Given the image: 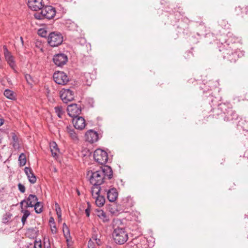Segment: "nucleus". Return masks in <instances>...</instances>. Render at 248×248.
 I'll return each instance as SVG.
<instances>
[{
  "label": "nucleus",
  "instance_id": "27",
  "mask_svg": "<svg viewBox=\"0 0 248 248\" xmlns=\"http://www.w3.org/2000/svg\"><path fill=\"white\" fill-rule=\"evenodd\" d=\"M4 95L6 98L11 100H14L16 99L14 92L9 89H6L4 91Z\"/></svg>",
  "mask_w": 248,
  "mask_h": 248
},
{
  "label": "nucleus",
  "instance_id": "48",
  "mask_svg": "<svg viewBox=\"0 0 248 248\" xmlns=\"http://www.w3.org/2000/svg\"><path fill=\"white\" fill-rule=\"evenodd\" d=\"M4 120L2 119H0V126L2 125L3 124Z\"/></svg>",
  "mask_w": 248,
  "mask_h": 248
},
{
  "label": "nucleus",
  "instance_id": "30",
  "mask_svg": "<svg viewBox=\"0 0 248 248\" xmlns=\"http://www.w3.org/2000/svg\"><path fill=\"white\" fill-rule=\"evenodd\" d=\"M21 212L23 213V215L21 218V221H22L23 224L24 225L27 220V217L30 216V212L28 210H22Z\"/></svg>",
  "mask_w": 248,
  "mask_h": 248
},
{
  "label": "nucleus",
  "instance_id": "22",
  "mask_svg": "<svg viewBox=\"0 0 248 248\" xmlns=\"http://www.w3.org/2000/svg\"><path fill=\"white\" fill-rule=\"evenodd\" d=\"M134 204V202L133 198L131 197H127L123 199V205L126 208H129L132 207Z\"/></svg>",
  "mask_w": 248,
  "mask_h": 248
},
{
  "label": "nucleus",
  "instance_id": "21",
  "mask_svg": "<svg viewBox=\"0 0 248 248\" xmlns=\"http://www.w3.org/2000/svg\"><path fill=\"white\" fill-rule=\"evenodd\" d=\"M66 132L73 140L77 141L78 140L77 134L75 132L74 129L71 125H69L66 127Z\"/></svg>",
  "mask_w": 248,
  "mask_h": 248
},
{
  "label": "nucleus",
  "instance_id": "50",
  "mask_svg": "<svg viewBox=\"0 0 248 248\" xmlns=\"http://www.w3.org/2000/svg\"><path fill=\"white\" fill-rule=\"evenodd\" d=\"M47 248H50V244H48V246L47 247Z\"/></svg>",
  "mask_w": 248,
  "mask_h": 248
},
{
  "label": "nucleus",
  "instance_id": "3",
  "mask_svg": "<svg viewBox=\"0 0 248 248\" xmlns=\"http://www.w3.org/2000/svg\"><path fill=\"white\" fill-rule=\"evenodd\" d=\"M214 111L217 112V115L223 113L225 114L224 120L226 121H231L237 120L238 115L235 111L231 108H229L225 104H219L217 108L213 109Z\"/></svg>",
  "mask_w": 248,
  "mask_h": 248
},
{
  "label": "nucleus",
  "instance_id": "26",
  "mask_svg": "<svg viewBox=\"0 0 248 248\" xmlns=\"http://www.w3.org/2000/svg\"><path fill=\"white\" fill-rule=\"evenodd\" d=\"M50 148L52 155L54 157L57 156L58 153L59 152V149L55 142H53L50 144Z\"/></svg>",
  "mask_w": 248,
  "mask_h": 248
},
{
  "label": "nucleus",
  "instance_id": "17",
  "mask_svg": "<svg viewBox=\"0 0 248 248\" xmlns=\"http://www.w3.org/2000/svg\"><path fill=\"white\" fill-rule=\"evenodd\" d=\"M3 49L4 54L6 61L11 67H14L15 66V62L14 61L13 56L8 51L7 47L5 46H3Z\"/></svg>",
  "mask_w": 248,
  "mask_h": 248
},
{
  "label": "nucleus",
  "instance_id": "46",
  "mask_svg": "<svg viewBox=\"0 0 248 248\" xmlns=\"http://www.w3.org/2000/svg\"><path fill=\"white\" fill-rule=\"evenodd\" d=\"M24 202H26V200H22V201L20 202V206H21V208H22V207H23V203H24Z\"/></svg>",
  "mask_w": 248,
  "mask_h": 248
},
{
  "label": "nucleus",
  "instance_id": "13",
  "mask_svg": "<svg viewBox=\"0 0 248 248\" xmlns=\"http://www.w3.org/2000/svg\"><path fill=\"white\" fill-rule=\"evenodd\" d=\"M29 7L33 11L40 10L44 6L43 0H29L28 2Z\"/></svg>",
  "mask_w": 248,
  "mask_h": 248
},
{
  "label": "nucleus",
  "instance_id": "35",
  "mask_svg": "<svg viewBox=\"0 0 248 248\" xmlns=\"http://www.w3.org/2000/svg\"><path fill=\"white\" fill-rule=\"evenodd\" d=\"M56 211L58 218L61 219L62 217L61 209L58 203H56Z\"/></svg>",
  "mask_w": 248,
  "mask_h": 248
},
{
  "label": "nucleus",
  "instance_id": "23",
  "mask_svg": "<svg viewBox=\"0 0 248 248\" xmlns=\"http://www.w3.org/2000/svg\"><path fill=\"white\" fill-rule=\"evenodd\" d=\"M96 215L101 219L104 222L108 221L109 219L106 213L102 210H96Z\"/></svg>",
  "mask_w": 248,
  "mask_h": 248
},
{
  "label": "nucleus",
  "instance_id": "6",
  "mask_svg": "<svg viewBox=\"0 0 248 248\" xmlns=\"http://www.w3.org/2000/svg\"><path fill=\"white\" fill-rule=\"evenodd\" d=\"M63 42V36L57 31L52 32L49 34L47 38L48 44L52 47L58 46Z\"/></svg>",
  "mask_w": 248,
  "mask_h": 248
},
{
  "label": "nucleus",
  "instance_id": "10",
  "mask_svg": "<svg viewBox=\"0 0 248 248\" xmlns=\"http://www.w3.org/2000/svg\"><path fill=\"white\" fill-rule=\"evenodd\" d=\"M53 78L56 83L63 85L66 84L69 81L67 76L63 72H55L53 75Z\"/></svg>",
  "mask_w": 248,
  "mask_h": 248
},
{
  "label": "nucleus",
  "instance_id": "39",
  "mask_svg": "<svg viewBox=\"0 0 248 248\" xmlns=\"http://www.w3.org/2000/svg\"><path fill=\"white\" fill-rule=\"evenodd\" d=\"M18 187L19 191L22 193H24L25 191V187L22 184L19 183Z\"/></svg>",
  "mask_w": 248,
  "mask_h": 248
},
{
  "label": "nucleus",
  "instance_id": "38",
  "mask_svg": "<svg viewBox=\"0 0 248 248\" xmlns=\"http://www.w3.org/2000/svg\"><path fill=\"white\" fill-rule=\"evenodd\" d=\"M208 92L209 93V95L207 96V98L208 99L209 102H211L214 105V97L211 94V91L208 90Z\"/></svg>",
  "mask_w": 248,
  "mask_h": 248
},
{
  "label": "nucleus",
  "instance_id": "2",
  "mask_svg": "<svg viewBox=\"0 0 248 248\" xmlns=\"http://www.w3.org/2000/svg\"><path fill=\"white\" fill-rule=\"evenodd\" d=\"M219 51L222 52L224 59H227L231 62H235L239 57V50H233L229 44L224 45L222 47H220Z\"/></svg>",
  "mask_w": 248,
  "mask_h": 248
},
{
  "label": "nucleus",
  "instance_id": "4",
  "mask_svg": "<svg viewBox=\"0 0 248 248\" xmlns=\"http://www.w3.org/2000/svg\"><path fill=\"white\" fill-rule=\"evenodd\" d=\"M113 232L112 233V237L115 242L119 245L124 244L128 239V233L125 231V228L124 227L113 226Z\"/></svg>",
  "mask_w": 248,
  "mask_h": 248
},
{
  "label": "nucleus",
  "instance_id": "1",
  "mask_svg": "<svg viewBox=\"0 0 248 248\" xmlns=\"http://www.w3.org/2000/svg\"><path fill=\"white\" fill-rule=\"evenodd\" d=\"M91 173L89 180L92 185H101L105 181L106 177L108 179L112 178L113 171L110 167L108 166H103L99 170L93 171H88V175Z\"/></svg>",
  "mask_w": 248,
  "mask_h": 248
},
{
  "label": "nucleus",
  "instance_id": "47",
  "mask_svg": "<svg viewBox=\"0 0 248 248\" xmlns=\"http://www.w3.org/2000/svg\"><path fill=\"white\" fill-rule=\"evenodd\" d=\"M20 39L21 40V44H22V46H24V41H23V38L22 37H20Z\"/></svg>",
  "mask_w": 248,
  "mask_h": 248
},
{
  "label": "nucleus",
  "instance_id": "40",
  "mask_svg": "<svg viewBox=\"0 0 248 248\" xmlns=\"http://www.w3.org/2000/svg\"><path fill=\"white\" fill-rule=\"evenodd\" d=\"M50 226L51 227V231L52 233L53 234H56L57 232V230L55 224L53 225H50Z\"/></svg>",
  "mask_w": 248,
  "mask_h": 248
},
{
  "label": "nucleus",
  "instance_id": "25",
  "mask_svg": "<svg viewBox=\"0 0 248 248\" xmlns=\"http://www.w3.org/2000/svg\"><path fill=\"white\" fill-rule=\"evenodd\" d=\"M11 135L12 139V144L13 147L15 149H18L20 146L19 143V140L17 136L15 133L13 132L11 133Z\"/></svg>",
  "mask_w": 248,
  "mask_h": 248
},
{
  "label": "nucleus",
  "instance_id": "37",
  "mask_svg": "<svg viewBox=\"0 0 248 248\" xmlns=\"http://www.w3.org/2000/svg\"><path fill=\"white\" fill-rule=\"evenodd\" d=\"M34 248H42L41 241L35 240L34 242Z\"/></svg>",
  "mask_w": 248,
  "mask_h": 248
},
{
  "label": "nucleus",
  "instance_id": "32",
  "mask_svg": "<svg viewBox=\"0 0 248 248\" xmlns=\"http://www.w3.org/2000/svg\"><path fill=\"white\" fill-rule=\"evenodd\" d=\"M100 236L98 237L97 234L93 233L92 235V239L95 241L96 244L98 246H100L102 244V242L100 239Z\"/></svg>",
  "mask_w": 248,
  "mask_h": 248
},
{
  "label": "nucleus",
  "instance_id": "16",
  "mask_svg": "<svg viewBox=\"0 0 248 248\" xmlns=\"http://www.w3.org/2000/svg\"><path fill=\"white\" fill-rule=\"evenodd\" d=\"M104 191L107 192V198L109 202H114L117 200L118 193L116 188L112 187L107 190L105 188H104Z\"/></svg>",
  "mask_w": 248,
  "mask_h": 248
},
{
  "label": "nucleus",
  "instance_id": "29",
  "mask_svg": "<svg viewBox=\"0 0 248 248\" xmlns=\"http://www.w3.org/2000/svg\"><path fill=\"white\" fill-rule=\"evenodd\" d=\"M18 161L19 162V165L20 166H23L26 164L27 160L26 155L24 153L20 154L18 158Z\"/></svg>",
  "mask_w": 248,
  "mask_h": 248
},
{
  "label": "nucleus",
  "instance_id": "9",
  "mask_svg": "<svg viewBox=\"0 0 248 248\" xmlns=\"http://www.w3.org/2000/svg\"><path fill=\"white\" fill-rule=\"evenodd\" d=\"M26 201L27 203L26 207H34L35 212L37 214L41 213L42 212V210L41 208L37 209V207L39 205V202H38V198L35 195H29Z\"/></svg>",
  "mask_w": 248,
  "mask_h": 248
},
{
  "label": "nucleus",
  "instance_id": "51",
  "mask_svg": "<svg viewBox=\"0 0 248 248\" xmlns=\"http://www.w3.org/2000/svg\"><path fill=\"white\" fill-rule=\"evenodd\" d=\"M111 212L112 213H114V212L113 211H111Z\"/></svg>",
  "mask_w": 248,
  "mask_h": 248
},
{
  "label": "nucleus",
  "instance_id": "19",
  "mask_svg": "<svg viewBox=\"0 0 248 248\" xmlns=\"http://www.w3.org/2000/svg\"><path fill=\"white\" fill-rule=\"evenodd\" d=\"M235 15L237 16L243 17L244 15H248V6L241 7L239 6L235 8Z\"/></svg>",
  "mask_w": 248,
  "mask_h": 248
},
{
  "label": "nucleus",
  "instance_id": "44",
  "mask_svg": "<svg viewBox=\"0 0 248 248\" xmlns=\"http://www.w3.org/2000/svg\"><path fill=\"white\" fill-rule=\"evenodd\" d=\"M193 56V54L192 52L189 51V52H187L186 53V56H185V57L186 58H188V57H190L191 56Z\"/></svg>",
  "mask_w": 248,
  "mask_h": 248
},
{
  "label": "nucleus",
  "instance_id": "5",
  "mask_svg": "<svg viewBox=\"0 0 248 248\" xmlns=\"http://www.w3.org/2000/svg\"><path fill=\"white\" fill-rule=\"evenodd\" d=\"M40 10V12L36 13L34 15V17L37 19H52L56 15L55 9L51 6H44Z\"/></svg>",
  "mask_w": 248,
  "mask_h": 248
},
{
  "label": "nucleus",
  "instance_id": "24",
  "mask_svg": "<svg viewBox=\"0 0 248 248\" xmlns=\"http://www.w3.org/2000/svg\"><path fill=\"white\" fill-rule=\"evenodd\" d=\"M93 198L95 199V204L97 206L101 207L104 205L105 202V198L104 196L99 195Z\"/></svg>",
  "mask_w": 248,
  "mask_h": 248
},
{
  "label": "nucleus",
  "instance_id": "49",
  "mask_svg": "<svg viewBox=\"0 0 248 248\" xmlns=\"http://www.w3.org/2000/svg\"><path fill=\"white\" fill-rule=\"evenodd\" d=\"M40 208L42 210L43 206L40 202H39V205L37 207V209H39Z\"/></svg>",
  "mask_w": 248,
  "mask_h": 248
},
{
  "label": "nucleus",
  "instance_id": "12",
  "mask_svg": "<svg viewBox=\"0 0 248 248\" xmlns=\"http://www.w3.org/2000/svg\"><path fill=\"white\" fill-rule=\"evenodd\" d=\"M53 62L58 66L62 67L68 61L67 56L64 53L55 54L53 58Z\"/></svg>",
  "mask_w": 248,
  "mask_h": 248
},
{
  "label": "nucleus",
  "instance_id": "34",
  "mask_svg": "<svg viewBox=\"0 0 248 248\" xmlns=\"http://www.w3.org/2000/svg\"><path fill=\"white\" fill-rule=\"evenodd\" d=\"M63 231L64 232V235L66 237H67V235H70L69 229L65 223L63 224Z\"/></svg>",
  "mask_w": 248,
  "mask_h": 248
},
{
  "label": "nucleus",
  "instance_id": "33",
  "mask_svg": "<svg viewBox=\"0 0 248 248\" xmlns=\"http://www.w3.org/2000/svg\"><path fill=\"white\" fill-rule=\"evenodd\" d=\"M25 78L27 80V82L30 85H32L33 83H34V81L33 80L32 78L31 77V75L29 74H26L25 75Z\"/></svg>",
  "mask_w": 248,
  "mask_h": 248
},
{
  "label": "nucleus",
  "instance_id": "7",
  "mask_svg": "<svg viewBox=\"0 0 248 248\" xmlns=\"http://www.w3.org/2000/svg\"><path fill=\"white\" fill-rule=\"evenodd\" d=\"M93 158L95 161L101 165L105 164L108 160L107 153L101 149H96L93 153Z\"/></svg>",
  "mask_w": 248,
  "mask_h": 248
},
{
  "label": "nucleus",
  "instance_id": "15",
  "mask_svg": "<svg viewBox=\"0 0 248 248\" xmlns=\"http://www.w3.org/2000/svg\"><path fill=\"white\" fill-rule=\"evenodd\" d=\"M85 137L86 140L90 143L95 142L98 140L97 133L93 130L88 131L86 133Z\"/></svg>",
  "mask_w": 248,
  "mask_h": 248
},
{
  "label": "nucleus",
  "instance_id": "36",
  "mask_svg": "<svg viewBox=\"0 0 248 248\" xmlns=\"http://www.w3.org/2000/svg\"><path fill=\"white\" fill-rule=\"evenodd\" d=\"M38 34L42 37H45L47 35V31L44 29H41L38 31Z\"/></svg>",
  "mask_w": 248,
  "mask_h": 248
},
{
  "label": "nucleus",
  "instance_id": "31",
  "mask_svg": "<svg viewBox=\"0 0 248 248\" xmlns=\"http://www.w3.org/2000/svg\"><path fill=\"white\" fill-rule=\"evenodd\" d=\"M55 111L56 113L57 114V116L61 118L62 117V115L64 113V111L63 110L62 107L60 106H58L57 107H55Z\"/></svg>",
  "mask_w": 248,
  "mask_h": 248
},
{
  "label": "nucleus",
  "instance_id": "18",
  "mask_svg": "<svg viewBox=\"0 0 248 248\" xmlns=\"http://www.w3.org/2000/svg\"><path fill=\"white\" fill-rule=\"evenodd\" d=\"M24 171L28 177L29 182L31 184H34L36 181V178L33 173L31 169L26 167L24 169Z\"/></svg>",
  "mask_w": 248,
  "mask_h": 248
},
{
  "label": "nucleus",
  "instance_id": "28",
  "mask_svg": "<svg viewBox=\"0 0 248 248\" xmlns=\"http://www.w3.org/2000/svg\"><path fill=\"white\" fill-rule=\"evenodd\" d=\"M67 28L69 31H78V27L76 23L74 22L69 21L66 23Z\"/></svg>",
  "mask_w": 248,
  "mask_h": 248
},
{
  "label": "nucleus",
  "instance_id": "43",
  "mask_svg": "<svg viewBox=\"0 0 248 248\" xmlns=\"http://www.w3.org/2000/svg\"><path fill=\"white\" fill-rule=\"evenodd\" d=\"M88 207L85 210V213L87 217H89L90 214V205L89 203H88Z\"/></svg>",
  "mask_w": 248,
  "mask_h": 248
},
{
  "label": "nucleus",
  "instance_id": "11",
  "mask_svg": "<svg viewBox=\"0 0 248 248\" xmlns=\"http://www.w3.org/2000/svg\"><path fill=\"white\" fill-rule=\"evenodd\" d=\"M68 114L71 117L74 118L78 116L81 112V108L77 104H72L67 108Z\"/></svg>",
  "mask_w": 248,
  "mask_h": 248
},
{
  "label": "nucleus",
  "instance_id": "45",
  "mask_svg": "<svg viewBox=\"0 0 248 248\" xmlns=\"http://www.w3.org/2000/svg\"><path fill=\"white\" fill-rule=\"evenodd\" d=\"M49 222L50 225L55 224L54 219L53 217H50Z\"/></svg>",
  "mask_w": 248,
  "mask_h": 248
},
{
  "label": "nucleus",
  "instance_id": "42",
  "mask_svg": "<svg viewBox=\"0 0 248 248\" xmlns=\"http://www.w3.org/2000/svg\"><path fill=\"white\" fill-rule=\"evenodd\" d=\"M88 247L89 248H94V244L92 239L88 241Z\"/></svg>",
  "mask_w": 248,
  "mask_h": 248
},
{
  "label": "nucleus",
  "instance_id": "41",
  "mask_svg": "<svg viewBox=\"0 0 248 248\" xmlns=\"http://www.w3.org/2000/svg\"><path fill=\"white\" fill-rule=\"evenodd\" d=\"M219 25L223 27L226 28L228 25V23L225 20H221L219 21Z\"/></svg>",
  "mask_w": 248,
  "mask_h": 248
},
{
  "label": "nucleus",
  "instance_id": "14",
  "mask_svg": "<svg viewBox=\"0 0 248 248\" xmlns=\"http://www.w3.org/2000/svg\"><path fill=\"white\" fill-rule=\"evenodd\" d=\"M73 124L75 128L79 130L83 129L86 126V123L84 118L78 116L73 118Z\"/></svg>",
  "mask_w": 248,
  "mask_h": 248
},
{
  "label": "nucleus",
  "instance_id": "8",
  "mask_svg": "<svg viewBox=\"0 0 248 248\" xmlns=\"http://www.w3.org/2000/svg\"><path fill=\"white\" fill-rule=\"evenodd\" d=\"M74 88L65 89L63 88L60 91V97L62 101L64 103L72 101L74 98Z\"/></svg>",
  "mask_w": 248,
  "mask_h": 248
},
{
  "label": "nucleus",
  "instance_id": "20",
  "mask_svg": "<svg viewBox=\"0 0 248 248\" xmlns=\"http://www.w3.org/2000/svg\"><path fill=\"white\" fill-rule=\"evenodd\" d=\"M104 186H100V185H93L92 187V195L93 197L99 195L100 192L104 191Z\"/></svg>",
  "mask_w": 248,
  "mask_h": 248
}]
</instances>
